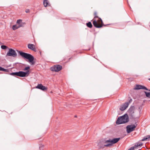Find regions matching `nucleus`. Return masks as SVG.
Masks as SVG:
<instances>
[{
  "mask_svg": "<svg viewBox=\"0 0 150 150\" xmlns=\"http://www.w3.org/2000/svg\"><path fill=\"white\" fill-rule=\"evenodd\" d=\"M142 145V144H137V145H135V148H136V147H138L139 146H141Z\"/></svg>",
  "mask_w": 150,
  "mask_h": 150,
  "instance_id": "28",
  "label": "nucleus"
},
{
  "mask_svg": "<svg viewBox=\"0 0 150 150\" xmlns=\"http://www.w3.org/2000/svg\"><path fill=\"white\" fill-rule=\"evenodd\" d=\"M137 124L128 125L126 127V130L127 133H129L133 131L136 127Z\"/></svg>",
  "mask_w": 150,
  "mask_h": 150,
  "instance_id": "4",
  "label": "nucleus"
},
{
  "mask_svg": "<svg viewBox=\"0 0 150 150\" xmlns=\"http://www.w3.org/2000/svg\"><path fill=\"white\" fill-rule=\"evenodd\" d=\"M129 121V117L127 114H125L119 117L116 121V124L120 125L126 123Z\"/></svg>",
  "mask_w": 150,
  "mask_h": 150,
  "instance_id": "2",
  "label": "nucleus"
},
{
  "mask_svg": "<svg viewBox=\"0 0 150 150\" xmlns=\"http://www.w3.org/2000/svg\"><path fill=\"white\" fill-rule=\"evenodd\" d=\"M28 48L34 51H36V50L35 45L33 44H29L28 45Z\"/></svg>",
  "mask_w": 150,
  "mask_h": 150,
  "instance_id": "12",
  "label": "nucleus"
},
{
  "mask_svg": "<svg viewBox=\"0 0 150 150\" xmlns=\"http://www.w3.org/2000/svg\"><path fill=\"white\" fill-rule=\"evenodd\" d=\"M17 55V54L15 51L11 48L9 49V51L6 54V56H11L13 57H16Z\"/></svg>",
  "mask_w": 150,
  "mask_h": 150,
  "instance_id": "5",
  "label": "nucleus"
},
{
  "mask_svg": "<svg viewBox=\"0 0 150 150\" xmlns=\"http://www.w3.org/2000/svg\"><path fill=\"white\" fill-rule=\"evenodd\" d=\"M0 71H3L6 72H8L9 71L8 69H5L1 67H0Z\"/></svg>",
  "mask_w": 150,
  "mask_h": 150,
  "instance_id": "19",
  "label": "nucleus"
},
{
  "mask_svg": "<svg viewBox=\"0 0 150 150\" xmlns=\"http://www.w3.org/2000/svg\"><path fill=\"white\" fill-rule=\"evenodd\" d=\"M62 67L59 65H55L51 68V70L52 71L57 72L60 71L62 69Z\"/></svg>",
  "mask_w": 150,
  "mask_h": 150,
  "instance_id": "6",
  "label": "nucleus"
},
{
  "mask_svg": "<svg viewBox=\"0 0 150 150\" xmlns=\"http://www.w3.org/2000/svg\"><path fill=\"white\" fill-rule=\"evenodd\" d=\"M146 96L149 98H150V92H148L146 91H144Z\"/></svg>",
  "mask_w": 150,
  "mask_h": 150,
  "instance_id": "20",
  "label": "nucleus"
},
{
  "mask_svg": "<svg viewBox=\"0 0 150 150\" xmlns=\"http://www.w3.org/2000/svg\"><path fill=\"white\" fill-rule=\"evenodd\" d=\"M22 25H20L18 26H17L16 25H14L12 26V29L13 30H16L19 28L20 27H22Z\"/></svg>",
  "mask_w": 150,
  "mask_h": 150,
  "instance_id": "16",
  "label": "nucleus"
},
{
  "mask_svg": "<svg viewBox=\"0 0 150 150\" xmlns=\"http://www.w3.org/2000/svg\"><path fill=\"white\" fill-rule=\"evenodd\" d=\"M132 101V99H131V98H130L129 100V102H128L129 103H131Z\"/></svg>",
  "mask_w": 150,
  "mask_h": 150,
  "instance_id": "32",
  "label": "nucleus"
},
{
  "mask_svg": "<svg viewBox=\"0 0 150 150\" xmlns=\"http://www.w3.org/2000/svg\"><path fill=\"white\" fill-rule=\"evenodd\" d=\"M36 88L42 91H45L47 89L46 87L42 85L41 84H38L36 87Z\"/></svg>",
  "mask_w": 150,
  "mask_h": 150,
  "instance_id": "11",
  "label": "nucleus"
},
{
  "mask_svg": "<svg viewBox=\"0 0 150 150\" xmlns=\"http://www.w3.org/2000/svg\"><path fill=\"white\" fill-rule=\"evenodd\" d=\"M43 4L45 7L50 6V4L47 0H44L43 1Z\"/></svg>",
  "mask_w": 150,
  "mask_h": 150,
  "instance_id": "14",
  "label": "nucleus"
},
{
  "mask_svg": "<svg viewBox=\"0 0 150 150\" xmlns=\"http://www.w3.org/2000/svg\"><path fill=\"white\" fill-rule=\"evenodd\" d=\"M94 14L95 16L94 18H98V16H97V13L96 12H94Z\"/></svg>",
  "mask_w": 150,
  "mask_h": 150,
  "instance_id": "30",
  "label": "nucleus"
},
{
  "mask_svg": "<svg viewBox=\"0 0 150 150\" xmlns=\"http://www.w3.org/2000/svg\"><path fill=\"white\" fill-rule=\"evenodd\" d=\"M17 52L22 57L28 59L31 65H34L35 64V62L34 61V58L32 55L17 50Z\"/></svg>",
  "mask_w": 150,
  "mask_h": 150,
  "instance_id": "1",
  "label": "nucleus"
},
{
  "mask_svg": "<svg viewBox=\"0 0 150 150\" xmlns=\"http://www.w3.org/2000/svg\"><path fill=\"white\" fill-rule=\"evenodd\" d=\"M142 85L139 84H137L134 88V89L136 90H139L141 89Z\"/></svg>",
  "mask_w": 150,
  "mask_h": 150,
  "instance_id": "15",
  "label": "nucleus"
},
{
  "mask_svg": "<svg viewBox=\"0 0 150 150\" xmlns=\"http://www.w3.org/2000/svg\"><path fill=\"white\" fill-rule=\"evenodd\" d=\"M25 73L24 71H19L18 72H17V76L21 77H25Z\"/></svg>",
  "mask_w": 150,
  "mask_h": 150,
  "instance_id": "13",
  "label": "nucleus"
},
{
  "mask_svg": "<svg viewBox=\"0 0 150 150\" xmlns=\"http://www.w3.org/2000/svg\"><path fill=\"white\" fill-rule=\"evenodd\" d=\"M141 89H143L147 91H150V90H149L147 88L144 86H142Z\"/></svg>",
  "mask_w": 150,
  "mask_h": 150,
  "instance_id": "23",
  "label": "nucleus"
},
{
  "mask_svg": "<svg viewBox=\"0 0 150 150\" xmlns=\"http://www.w3.org/2000/svg\"><path fill=\"white\" fill-rule=\"evenodd\" d=\"M74 117H77V116L76 115H75V116Z\"/></svg>",
  "mask_w": 150,
  "mask_h": 150,
  "instance_id": "33",
  "label": "nucleus"
},
{
  "mask_svg": "<svg viewBox=\"0 0 150 150\" xmlns=\"http://www.w3.org/2000/svg\"><path fill=\"white\" fill-rule=\"evenodd\" d=\"M150 138V136L147 135L144 137L142 139V141H147Z\"/></svg>",
  "mask_w": 150,
  "mask_h": 150,
  "instance_id": "17",
  "label": "nucleus"
},
{
  "mask_svg": "<svg viewBox=\"0 0 150 150\" xmlns=\"http://www.w3.org/2000/svg\"><path fill=\"white\" fill-rule=\"evenodd\" d=\"M134 146L131 147L128 150H134Z\"/></svg>",
  "mask_w": 150,
  "mask_h": 150,
  "instance_id": "29",
  "label": "nucleus"
},
{
  "mask_svg": "<svg viewBox=\"0 0 150 150\" xmlns=\"http://www.w3.org/2000/svg\"><path fill=\"white\" fill-rule=\"evenodd\" d=\"M120 138H114L112 139H109L107 140L106 141H104V143H107L108 142H109L110 143L103 146H112V144H115L117 143L120 140Z\"/></svg>",
  "mask_w": 150,
  "mask_h": 150,
  "instance_id": "3",
  "label": "nucleus"
},
{
  "mask_svg": "<svg viewBox=\"0 0 150 150\" xmlns=\"http://www.w3.org/2000/svg\"><path fill=\"white\" fill-rule=\"evenodd\" d=\"M22 20L21 19H18L17 20V24H18V25H22V24H21V23L22 22Z\"/></svg>",
  "mask_w": 150,
  "mask_h": 150,
  "instance_id": "21",
  "label": "nucleus"
},
{
  "mask_svg": "<svg viewBox=\"0 0 150 150\" xmlns=\"http://www.w3.org/2000/svg\"><path fill=\"white\" fill-rule=\"evenodd\" d=\"M10 75L12 76H17V72H13L10 74Z\"/></svg>",
  "mask_w": 150,
  "mask_h": 150,
  "instance_id": "25",
  "label": "nucleus"
},
{
  "mask_svg": "<svg viewBox=\"0 0 150 150\" xmlns=\"http://www.w3.org/2000/svg\"><path fill=\"white\" fill-rule=\"evenodd\" d=\"M87 26L89 28H91L92 27V25L91 22H89L86 23Z\"/></svg>",
  "mask_w": 150,
  "mask_h": 150,
  "instance_id": "18",
  "label": "nucleus"
},
{
  "mask_svg": "<svg viewBox=\"0 0 150 150\" xmlns=\"http://www.w3.org/2000/svg\"><path fill=\"white\" fill-rule=\"evenodd\" d=\"M100 19L102 23V25L103 24V23L102 20L101 18H100ZM93 24L94 26L97 28H100L102 27V25H99L97 22L96 20L94 21H93Z\"/></svg>",
  "mask_w": 150,
  "mask_h": 150,
  "instance_id": "10",
  "label": "nucleus"
},
{
  "mask_svg": "<svg viewBox=\"0 0 150 150\" xmlns=\"http://www.w3.org/2000/svg\"><path fill=\"white\" fill-rule=\"evenodd\" d=\"M128 105L129 103L127 102H126L120 106V110L122 111H123L128 107Z\"/></svg>",
  "mask_w": 150,
  "mask_h": 150,
  "instance_id": "7",
  "label": "nucleus"
},
{
  "mask_svg": "<svg viewBox=\"0 0 150 150\" xmlns=\"http://www.w3.org/2000/svg\"><path fill=\"white\" fill-rule=\"evenodd\" d=\"M30 12V10L29 9H27L25 10V12L27 13H29Z\"/></svg>",
  "mask_w": 150,
  "mask_h": 150,
  "instance_id": "31",
  "label": "nucleus"
},
{
  "mask_svg": "<svg viewBox=\"0 0 150 150\" xmlns=\"http://www.w3.org/2000/svg\"><path fill=\"white\" fill-rule=\"evenodd\" d=\"M149 79V80H150V78H149V79Z\"/></svg>",
  "mask_w": 150,
  "mask_h": 150,
  "instance_id": "34",
  "label": "nucleus"
},
{
  "mask_svg": "<svg viewBox=\"0 0 150 150\" xmlns=\"http://www.w3.org/2000/svg\"><path fill=\"white\" fill-rule=\"evenodd\" d=\"M30 67L29 66H28L27 67H25L24 69H23V70L24 71H27L28 70V69H30Z\"/></svg>",
  "mask_w": 150,
  "mask_h": 150,
  "instance_id": "27",
  "label": "nucleus"
},
{
  "mask_svg": "<svg viewBox=\"0 0 150 150\" xmlns=\"http://www.w3.org/2000/svg\"><path fill=\"white\" fill-rule=\"evenodd\" d=\"M1 48L3 50H5L7 49L8 47L7 46L5 45H2L1 46Z\"/></svg>",
  "mask_w": 150,
  "mask_h": 150,
  "instance_id": "22",
  "label": "nucleus"
},
{
  "mask_svg": "<svg viewBox=\"0 0 150 150\" xmlns=\"http://www.w3.org/2000/svg\"><path fill=\"white\" fill-rule=\"evenodd\" d=\"M44 146V145H40L39 146L40 150H42L43 149Z\"/></svg>",
  "mask_w": 150,
  "mask_h": 150,
  "instance_id": "26",
  "label": "nucleus"
},
{
  "mask_svg": "<svg viewBox=\"0 0 150 150\" xmlns=\"http://www.w3.org/2000/svg\"><path fill=\"white\" fill-rule=\"evenodd\" d=\"M134 106H131L127 112L129 115L132 116L134 113Z\"/></svg>",
  "mask_w": 150,
  "mask_h": 150,
  "instance_id": "9",
  "label": "nucleus"
},
{
  "mask_svg": "<svg viewBox=\"0 0 150 150\" xmlns=\"http://www.w3.org/2000/svg\"><path fill=\"white\" fill-rule=\"evenodd\" d=\"M106 140H102L100 141V142L98 143V145L99 147L100 148H104L105 147H109V146H105L103 145H106V144H106L107 143H104V141H106Z\"/></svg>",
  "mask_w": 150,
  "mask_h": 150,
  "instance_id": "8",
  "label": "nucleus"
},
{
  "mask_svg": "<svg viewBox=\"0 0 150 150\" xmlns=\"http://www.w3.org/2000/svg\"><path fill=\"white\" fill-rule=\"evenodd\" d=\"M29 70H27L26 72H25V76H28L29 74Z\"/></svg>",
  "mask_w": 150,
  "mask_h": 150,
  "instance_id": "24",
  "label": "nucleus"
}]
</instances>
